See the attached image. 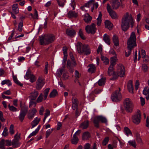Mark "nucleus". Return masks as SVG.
I'll list each match as a JSON object with an SVG mask.
<instances>
[{
    "instance_id": "nucleus-41",
    "label": "nucleus",
    "mask_w": 149,
    "mask_h": 149,
    "mask_svg": "<svg viewBox=\"0 0 149 149\" xmlns=\"http://www.w3.org/2000/svg\"><path fill=\"white\" fill-rule=\"evenodd\" d=\"M114 72H115L113 71V66H110L108 69V74L109 76H111Z\"/></svg>"
},
{
    "instance_id": "nucleus-6",
    "label": "nucleus",
    "mask_w": 149,
    "mask_h": 149,
    "mask_svg": "<svg viewBox=\"0 0 149 149\" xmlns=\"http://www.w3.org/2000/svg\"><path fill=\"white\" fill-rule=\"evenodd\" d=\"M124 107L126 111L128 113L132 112L134 105L132 100L129 98H126L124 101Z\"/></svg>"
},
{
    "instance_id": "nucleus-1",
    "label": "nucleus",
    "mask_w": 149,
    "mask_h": 149,
    "mask_svg": "<svg viewBox=\"0 0 149 149\" xmlns=\"http://www.w3.org/2000/svg\"><path fill=\"white\" fill-rule=\"evenodd\" d=\"M134 24V21L132 15L129 14L127 12L122 18L121 23V29L123 31H125L129 28L130 24L131 27H132Z\"/></svg>"
},
{
    "instance_id": "nucleus-62",
    "label": "nucleus",
    "mask_w": 149,
    "mask_h": 149,
    "mask_svg": "<svg viewBox=\"0 0 149 149\" xmlns=\"http://www.w3.org/2000/svg\"><path fill=\"white\" fill-rule=\"evenodd\" d=\"M29 79H30V81L31 83L35 82L36 80L35 77L33 74L32 75Z\"/></svg>"
},
{
    "instance_id": "nucleus-57",
    "label": "nucleus",
    "mask_w": 149,
    "mask_h": 149,
    "mask_svg": "<svg viewBox=\"0 0 149 149\" xmlns=\"http://www.w3.org/2000/svg\"><path fill=\"white\" fill-rule=\"evenodd\" d=\"M14 125L12 124L10 125L9 128V132L11 134H13L14 133Z\"/></svg>"
},
{
    "instance_id": "nucleus-13",
    "label": "nucleus",
    "mask_w": 149,
    "mask_h": 149,
    "mask_svg": "<svg viewBox=\"0 0 149 149\" xmlns=\"http://www.w3.org/2000/svg\"><path fill=\"white\" fill-rule=\"evenodd\" d=\"M107 10L112 18L116 19L117 18L116 14L111 9V7L109 4H107Z\"/></svg>"
},
{
    "instance_id": "nucleus-25",
    "label": "nucleus",
    "mask_w": 149,
    "mask_h": 149,
    "mask_svg": "<svg viewBox=\"0 0 149 149\" xmlns=\"http://www.w3.org/2000/svg\"><path fill=\"white\" fill-rule=\"evenodd\" d=\"M103 40L108 45L110 44V39L109 36L105 33L103 36Z\"/></svg>"
},
{
    "instance_id": "nucleus-20",
    "label": "nucleus",
    "mask_w": 149,
    "mask_h": 149,
    "mask_svg": "<svg viewBox=\"0 0 149 149\" xmlns=\"http://www.w3.org/2000/svg\"><path fill=\"white\" fill-rule=\"evenodd\" d=\"M95 1L94 0H91L87 3H86L84 6L86 7H91V11L93 12L94 10L93 2Z\"/></svg>"
},
{
    "instance_id": "nucleus-16",
    "label": "nucleus",
    "mask_w": 149,
    "mask_h": 149,
    "mask_svg": "<svg viewBox=\"0 0 149 149\" xmlns=\"http://www.w3.org/2000/svg\"><path fill=\"white\" fill-rule=\"evenodd\" d=\"M37 112V110L36 108L33 109L29 113L28 117L29 119L32 120L34 117L35 115Z\"/></svg>"
},
{
    "instance_id": "nucleus-51",
    "label": "nucleus",
    "mask_w": 149,
    "mask_h": 149,
    "mask_svg": "<svg viewBox=\"0 0 149 149\" xmlns=\"http://www.w3.org/2000/svg\"><path fill=\"white\" fill-rule=\"evenodd\" d=\"M5 140L4 139H2L0 141V148L1 149H5Z\"/></svg>"
},
{
    "instance_id": "nucleus-64",
    "label": "nucleus",
    "mask_w": 149,
    "mask_h": 149,
    "mask_svg": "<svg viewBox=\"0 0 149 149\" xmlns=\"http://www.w3.org/2000/svg\"><path fill=\"white\" fill-rule=\"evenodd\" d=\"M75 77L77 78H79L81 76L80 73L77 70L75 71Z\"/></svg>"
},
{
    "instance_id": "nucleus-37",
    "label": "nucleus",
    "mask_w": 149,
    "mask_h": 149,
    "mask_svg": "<svg viewBox=\"0 0 149 149\" xmlns=\"http://www.w3.org/2000/svg\"><path fill=\"white\" fill-rule=\"evenodd\" d=\"M102 14L101 12L100 11L99 12V14L98 15V17L97 18V25L99 26H100L102 22Z\"/></svg>"
},
{
    "instance_id": "nucleus-56",
    "label": "nucleus",
    "mask_w": 149,
    "mask_h": 149,
    "mask_svg": "<svg viewBox=\"0 0 149 149\" xmlns=\"http://www.w3.org/2000/svg\"><path fill=\"white\" fill-rule=\"evenodd\" d=\"M53 131V129H50L48 130L46 132V137L47 138L50 134Z\"/></svg>"
},
{
    "instance_id": "nucleus-27",
    "label": "nucleus",
    "mask_w": 149,
    "mask_h": 149,
    "mask_svg": "<svg viewBox=\"0 0 149 149\" xmlns=\"http://www.w3.org/2000/svg\"><path fill=\"white\" fill-rule=\"evenodd\" d=\"M68 15L70 18H76L78 16V14L74 11H70L68 13Z\"/></svg>"
},
{
    "instance_id": "nucleus-4",
    "label": "nucleus",
    "mask_w": 149,
    "mask_h": 149,
    "mask_svg": "<svg viewBox=\"0 0 149 149\" xmlns=\"http://www.w3.org/2000/svg\"><path fill=\"white\" fill-rule=\"evenodd\" d=\"M40 44L47 45L53 42L55 40L54 36L52 34L42 35L39 36Z\"/></svg>"
},
{
    "instance_id": "nucleus-35",
    "label": "nucleus",
    "mask_w": 149,
    "mask_h": 149,
    "mask_svg": "<svg viewBox=\"0 0 149 149\" xmlns=\"http://www.w3.org/2000/svg\"><path fill=\"white\" fill-rule=\"evenodd\" d=\"M123 131L125 134L127 136H129V135H132V133L130 129L127 127H124Z\"/></svg>"
},
{
    "instance_id": "nucleus-46",
    "label": "nucleus",
    "mask_w": 149,
    "mask_h": 149,
    "mask_svg": "<svg viewBox=\"0 0 149 149\" xmlns=\"http://www.w3.org/2000/svg\"><path fill=\"white\" fill-rule=\"evenodd\" d=\"M101 59L103 61L105 65H107L109 64V60L107 57L104 56H102Z\"/></svg>"
},
{
    "instance_id": "nucleus-21",
    "label": "nucleus",
    "mask_w": 149,
    "mask_h": 149,
    "mask_svg": "<svg viewBox=\"0 0 149 149\" xmlns=\"http://www.w3.org/2000/svg\"><path fill=\"white\" fill-rule=\"evenodd\" d=\"M120 6L118 0H114L111 3V6L114 9H117Z\"/></svg>"
},
{
    "instance_id": "nucleus-10",
    "label": "nucleus",
    "mask_w": 149,
    "mask_h": 149,
    "mask_svg": "<svg viewBox=\"0 0 149 149\" xmlns=\"http://www.w3.org/2000/svg\"><path fill=\"white\" fill-rule=\"evenodd\" d=\"M45 84V79L42 77H38L36 82V87L38 90H40Z\"/></svg>"
},
{
    "instance_id": "nucleus-40",
    "label": "nucleus",
    "mask_w": 149,
    "mask_h": 149,
    "mask_svg": "<svg viewBox=\"0 0 149 149\" xmlns=\"http://www.w3.org/2000/svg\"><path fill=\"white\" fill-rule=\"evenodd\" d=\"M1 84L2 85L6 84L9 86H11L12 85L11 81L8 79H6L2 81Z\"/></svg>"
},
{
    "instance_id": "nucleus-32",
    "label": "nucleus",
    "mask_w": 149,
    "mask_h": 149,
    "mask_svg": "<svg viewBox=\"0 0 149 149\" xmlns=\"http://www.w3.org/2000/svg\"><path fill=\"white\" fill-rule=\"evenodd\" d=\"M12 10L13 12L15 14H17L19 13V9L18 6L17 4H14L12 6Z\"/></svg>"
},
{
    "instance_id": "nucleus-39",
    "label": "nucleus",
    "mask_w": 149,
    "mask_h": 149,
    "mask_svg": "<svg viewBox=\"0 0 149 149\" xmlns=\"http://www.w3.org/2000/svg\"><path fill=\"white\" fill-rule=\"evenodd\" d=\"M20 105V107L21 108L20 111L27 113L28 109V107L25 105L22 106L21 103Z\"/></svg>"
},
{
    "instance_id": "nucleus-43",
    "label": "nucleus",
    "mask_w": 149,
    "mask_h": 149,
    "mask_svg": "<svg viewBox=\"0 0 149 149\" xmlns=\"http://www.w3.org/2000/svg\"><path fill=\"white\" fill-rule=\"evenodd\" d=\"M116 57H112L111 58V65L110 66H113L116 64Z\"/></svg>"
},
{
    "instance_id": "nucleus-28",
    "label": "nucleus",
    "mask_w": 149,
    "mask_h": 149,
    "mask_svg": "<svg viewBox=\"0 0 149 149\" xmlns=\"http://www.w3.org/2000/svg\"><path fill=\"white\" fill-rule=\"evenodd\" d=\"M99 120L98 116L94 117L93 119V122L94 126L96 128H98L99 127Z\"/></svg>"
},
{
    "instance_id": "nucleus-31",
    "label": "nucleus",
    "mask_w": 149,
    "mask_h": 149,
    "mask_svg": "<svg viewBox=\"0 0 149 149\" xmlns=\"http://www.w3.org/2000/svg\"><path fill=\"white\" fill-rule=\"evenodd\" d=\"M26 114V113L20 111L19 115L18 116V118L21 122H22L23 121Z\"/></svg>"
},
{
    "instance_id": "nucleus-5",
    "label": "nucleus",
    "mask_w": 149,
    "mask_h": 149,
    "mask_svg": "<svg viewBox=\"0 0 149 149\" xmlns=\"http://www.w3.org/2000/svg\"><path fill=\"white\" fill-rule=\"evenodd\" d=\"M117 68L116 72H114L113 74V80L116 79L118 76L123 77L125 75V70L123 65H118Z\"/></svg>"
},
{
    "instance_id": "nucleus-17",
    "label": "nucleus",
    "mask_w": 149,
    "mask_h": 149,
    "mask_svg": "<svg viewBox=\"0 0 149 149\" xmlns=\"http://www.w3.org/2000/svg\"><path fill=\"white\" fill-rule=\"evenodd\" d=\"M89 123L88 120H85L80 125L79 127L83 130L86 129L88 127Z\"/></svg>"
},
{
    "instance_id": "nucleus-34",
    "label": "nucleus",
    "mask_w": 149,
    "mask_h": 149,
    "mask_svg": "<svg viewBox=\"0 0 149 149\" xmlns=\"http://www.w3.org/2000/svg\"><path fill=\"white\" fill-rule=\"evenodd\" d=\"M90 137V134L88 132H84L82 135V139L83 140H87Z\"/></svg>"
},
{
    "instance_id": "nucleus-55",
    "label": "nucleus",
    "mask_w": 149,
    "mask_h": 149,
    "mask_svg": "<svg viewBox=\"0 0 149 149\" xmlns=\"http://www.w3.org/2000/svg\"><path fill=\"white\" fill-rule=\"evenodd\" d=\"M43 95L42 93H41L39 97H38L37 100V102L39 103L42 102L43 99Z\"/></svg>"
},
{
    "instance_id": "nucleus-49",
    "label": "nucleus",
    "mask_w": 149,
    "mask_h": 149,
    "mask_svg": "<svg viewBox=\"0 0 149 149\" xmlns=\"http://www.w3.org/2000/svg\"><path fill=\"white\" fill-rule=\"evenodd\" d=\"M109 141V137L107 136L104 138L102 142V145L104 146H105L108 143Z\"/></svg>"
},
{
    "instance_id": "nucleus-2",
    "label": "nucleus",
    "mask_w": 149,
    "mask_h": 149,
    "mask_svg": "<svg viewBox=\"0 0 149 149\" xmlns=\"http://www.w3.org/2000/svg\"><path fill=\"white\" fill-rule=\"evenodd\" d=\"M136 36L134 32H132L130 36L128 39L127 42V52H125V56L126 57H128L131 54V50L134 47L136 46Z\"/></svg>"
},
{
    "instance_id": "nucleus-58",
    "label": "nucleus",
    "mask_w": 149,
    "mask_h": 149,
    "mask_svg": "<svg viewBox=\"0 0 149 149\" xmlns=\"http://www.w3.org/2000/svg\"><path fill=\"white\" fill-rule=\"evenodd\" d=\"M8 107L9 108V109L11 111H17V109L13 106H10L9 104L8 105Z\"/></svg>"
},
{
    "instance_id": "nucleus-29",
    "label": "nucleus",
    "mask_w": 149,
    "mask_h": 149,
    "mask_svg": "<svg viewBox=\"0 0 149 149\" xmlns=\"http://www.w3.org/2000/svg\"><path fill=\"white\" fill-rule=\"evenodd\" d=\"M92 19V18L88 14H86L85 16L84 20L86 23H89L91 22Z\"/></svg>"
},
{
    "instance_id": "nucleus-19",
    "label": "nucleus",
    "mask_w": 149,
    "mask_h": 149,
    "mask_svg": "<svg viewBox=\"0 0 149 149\" xmlns=\"http://www.w3.org/2000/svg\"><path fill=\"white\" fill-rule=\"evenodd\" d=\"M127 89L130 93H134V87L132 84V81L131 80H130L127 84Z\"/></svg>"
},
{
    "instance_id": "nucleus-48",
    "label": "nucleus",
    "mask_w": 149,
    "mask_h": 149,
    "mask_svg": "<svg viewBox=\"0 0 149 149\" xmlns=\"http://www.w3.org/2000/svg\"><path fill=\"white\" fill-rule=\"evenodd\" d=\"M128 143L130 146H132L134 148L136 147V145L135 140L129 141L128 142Z\"/></svg>"
},
{
    "instance_id": "nucleus-63",
    "label": "nucleus",
    "mask_w": 149,
    "mask_h": 149,
    "mask_svg": "<svg viewBox=\"0 0 149 149\" xmlns=\"http://www.w3.org/2000/svg\"><path fill=\"white\" fill-rule=\"evenodd\" d=\"M48 64L47 62H46L44 69L45 73L46 74H47L48 73Z\"/></svg>"
},
{
    "instance_id": "nucleus-11",
    "label": "nucleus",
    "mask_w": 149,
    "mask_h": 149,
    "mask_svg": "<svg viewBox=\"0 0 149 149\" xmlns=\"http://www.w3.org/2000/svg\"><path fill=\"white\" fill-rule=\"evenodd\" d=\"M76 65L75 61H74L73 62L71 61L70 60H68L67 61L66 66L69 69V72L72 73L74 71L73 67Z\"/></svg>"
},
{
    "instance_id": "nucleus-22",
    "label": "nucleus",
    "mask_w": 149,
    "mask_h": 149,
    "mask_svg": "<svg viewBox=\"0 0 149 149\" xmlns=\"http://www.w3.org/2000/svg\"><path fill=\"white\" fill-rule=\"evenodd\" d=\"M40 120V118H38L37 117H36L31 122V128L32 129L36 127L39 123Z\"/></svg>"
},
{
    "instance_id": "nucleus-52",
    "label": "nucleus",
    "mask_w": 149,
    "mask_h": 149,
    "mask_svg": "<svg viewBox=\"0 0 149 149\" xmlns=\"http://www.w3.org/2000/svg\"><path fill=\"white\" fill-rule=\"evenodd\" d=\"M8 130L7 128L6 127H5L4 129L3 132L2 134V135L4 136H8Z\"/></svg>"
},
{
    "instance_id": "nucleus-8",
    "label": "nucleus",
    "mask_w": 149,
    "mask_h": 149,
    "mask_svg": "<svg viewBox=\"0 0 149 149\" xmlns=\"http://www.w3.org/2000/svg\"><path fill=\"white\" fill-rule=\"evenodd\" d=\"M141 118V113L140 111L139 110H138L136 113L132 116V121L136 124H138L140 122Z\"/></svg>"
},
{
    "instance_id": "nucleus-9",
    "label": "nucleus",
    "mask_w": 149,
    "mask_h": 149,
    "mask_svg": "<svg viewBox=\"0 0 149 149\" xmlns=\"http://www.w3.org/2000/svg\"><path fill=\"white\" fill-rule=\"evenodd\" d=\"M95 26V23H92L91 25L86 26L85 27L86 32L88 33H91L94 34L95 33L97 30Z\"/></svg>"
},
{
    "instance_id": "nucleus-53",
    "label": "nucleus",
    "mask_w": 149,
    "mask_h": 149,
    "mask_svg": "<svg viewBox=\"0 0 149 149\" xmlns=\"http://www.w3.org/2000/svg\"><path fill=\"white\" fill-rule=\"evenodd\" d=\"M103 91L102 88H97L95 90L93 91L94 93L96 94H98L100 93Z\"/></svg>"
},
{
    "instance_id": "nucleus-44",
    "label": "nucleus",
    "mask_w": 149,
    "mask_h": 149,
    "mask_svg": "<svg viewBox=\"0 0 149 149\" xmlns=\"http://www.w3.org/2000/svg\"><path fill=\"white\" fill-rule=\"evenodd\" d=\"M57 94V91L55 89L53 90L49 94V96L50 97L53 98L55 97Z\"/></svg>"
},
{
    "instance_id": "nucleus-30",
    "label": "nucleus",
    "mask_w": 149,
    "mask_h": 149,
    "mask_svg": "<svg viewBox=\"0 0 149 149\" xmlns=\"http://www.w3.org/2000/svg\"><path fill=\"white\" fill-rule=\"evenodd\" d=\"M106 79L105 77H102L97 82L99 86H102L105 85Z\"/></svg>"
},
{
    "instance_id": "nucleus-47",
    "label": "nucleus",
    "mask_w": 149,
    "mask_h": 149,
    "mask_svg": "<svg viewBox=\"0 0 149 149\" xmlns=\"http://www.w3.org/2000/svg\"><path fill=\"white\" fill-rule=\"evenodd\" d=\"M98 117L100 121H101L102 123H107V120L106 118L102 116H98Z\"/></svg>"
},
{
    "instance_id": "nucleus-36",
    "label": "nucleus",
    "mask_w": 149,
    "mask_h": 149,
    "mask_svg": "<svg viewBox=\"0 0 149 149\" xmlns=\"http://www.w3.org/2000/svg\"><path fill=\"white\" fill-rule=\"evenodd\" d=\"M113 41L115 45L118 46L119 45L118 39L116 35H114L113 36Z\"/></svg>"
},
{
    "instance_id": "nucleus-12",
    "label": "nucleus",
    "mask_w": 149,
    "mask_h": 149,
    "mask_svg": "<svg viewBox=\"0 0 149 149\" xmlns=\"http://www.w3.org/2000/svg\"><path fill=\"white\" fill-rule=\"evenodd\" d=\"M81 132V130H78L73 135V138L71 139V143L72 144H76L78 143L79 141V139L77 136L80 134Z\"/></svg>"
},
{
    "instance_id": "nucleus-26",
    "label": "nucleus",
    "mask_w": 149,
    "mask_h": 149,
    "mask_svg": "<svg viewBox=\"0 0 149 149\" xmlns=\"http://www.w3.org/2000/svg\"><path fill=\"white\" fill-rule=\"evenodd\" d=\"M19 140L14 139L12 142V145L14 148L18 147L20 146L21 143L19 142Z\"/></svg>"
},
{
    "instance_id": "nucleus-59",
    "label": "nucleus",
    "mask_w": 149,
    "mask_h": 149,
    "mask_svg": "<svg viewBox=\"0 0 149 149\" xmlns=\"http://www.w3.org/2000/svg\"><path fill=\"white\" fill-rule=\"evenodd\" d=\"M142 70L144 72H147L148 70V67L145 64H143L142 65Z\"/></svg>"
},
{
    "instance_id": "nucleus-18",
    "label": "nucleus",
    "mask_w": 149,
    "mask_h": 149,
    "mask_svg": "<svg viewBox=\"0 0 149 149\" xmlns=\"http://www.w3.org/2000/svg\"><path fill=\"white\" fill-rule=\"evenodd\" d=\"M38 95V92L36 91H34L31 92L30 94L29 98L31 100H36Z\"/></svg>"
},
{
    "instance_id": "nucleus-60",
    "label": "nucleus",
    "mask_w": 149,
    "mask_h": 149,
    "mask_svg": "<svg viewBox=\"0 0 149 149\" xmlns=\"http://www.w3.org/2000/svg\"><path fill=\"white\" fill-rule=\"evenodd\" d=\"M63 72V70L62 69H59L57 71V76L59 77H60L62 74Z\"/></svg>"
},
{
    "instance_id": "nucleus-42",
    "label": "nucleus",
    "mask_w": 149,
    "mask_h": 149,
    "mask_svg": "<svg viewBox=\"0 0 149 149\" xmlns=\"http://www.w3.org/2000/svg\"><path fill=\"white\" fill-rule=\"evenodd\" d=\"M33 75V74H31L30 70L29 69H28L27 71L26 75L24 77L27 80L29 79V78Z\"/></svg>"
},
{
    "instance_id": "nucleus-15",
    "label": "nucleus",
    "mask_w": 149,
    "mask_h": 149,
    "mask_svg": "<svg viewBox=\"0 0 149 149\" xmlns=\"http://www.w3.org/2000/svg\"><path fill=\"white\" fill-rule=\"evenodd\" d=\"M66 34L70 37H74L76 34L75 31L72 29H68L66 30Z\"/></svg>"
},
{
    "instance_id": "nucleus-45",
    "label": "nucleus",
    "mask_w": 149,
    "mask_h": 149,
    "mask_svg": "<svg viewBox=\"0 0 149 149\" xmlns=\"http://www.w3.org/2000/svg\"><path fill=\"white\" fill-rule=\"evenodd\" d=\"M50 90L49 88H47L45 89L43 91L44 93V99L45 100Z\"/></svg>"
},
{
    "instance_id": "nucleus-61",
    "label": "nucleus",
    "mask_w": 149,
    "mask_h": 149,
    "mask_svg": "<svg viewBox=\"0 0 149 149\" xmlns=\"http://www.w3.org/2000/svg\"><path fill=\"white\" fill-rule=\"evenodd\" d=\"M14 30H13L12 31V33L10 35V36L8 38L7 41L8 42H10V40L12 39V37L14 36Z\"/></svg>"
},
{
    "instance_id": "nucleus-54",
    "label": "nucleus",
    "mask_w": 149,
    "mask_h": 149,
    "mask_svg": "<svg viewBox=\"0 0 149 149\" xmlns=\"http://www.w3.org/2000/svg\"><path fill=\"white\" fill-rule=\"evenodd\" d=\"M23 25L22 21L20 22L18 26V30L20 32H21L22 30V26Z\"/></svg>"
},
{
    "instance_id": "nucleus-14",
    "label": "nucleus",
    "mask_w": 149,
    "mask_h": 149,
    "mask_svg": "<svg viewBox=\"0 0 149 149\" xmlns=\"http://www.w3.org/2000/svg\"><path fill=\"white\" fill-rule=\"evenodd\" d=\"M72 108L73 110H75L78 108L79 102L78 99L76 98L73 97L72 98Z\"/></svg>"
},
{
    "instance_id": "nucleus-38",
    "label": "nucleus",
    "mask_w": 149,
    "mask_h": 149,
    "mask_svg": "<svg viewBox=\"0 0 149 149\" xmlns=\"http://www.w3.org/2000/svg\"><path fill=\"white\" fill-rule=\"evenodd\" d=\"M105 27L109 29L112 28L113 24L111 22L108 20H107L105 22Z\"/></svg>"
},
{
    "instance_id": "nucleus-3",
    "label": "nucleus",
    "mask_w": 149,
    "mask_h": 149,
    "mask_svg": "<svg viewBox=\"0 0 149 149\" xmlns=\"http://www.w3.org/2000/svg\"><path fill=\"white\" fill-rule=\"evenodd\" d=\"M76 47L78 53L80 54L88 55L91 53L90 48L87 45L83 44L81 42H78Z\"/></svg>"
},
{
    "instance_id": "nucleus-23",
    "label": "nucleus",
    "mask_w": 149,
    "mask_h": 149,
    "mask_svg": "<svg viewBox=\"0 0 149 149\" xmlns=\"http://www.w3.org/2000/svg\"><path fill=\"white\" fill-rule=\"evenodd\" d=\"M143 93L146 96V100H148L149 99V88L148 86L144 88Z\"/></svg>"
},
{
    "instance_id": "nucleus-50",
    "label": "nucleus",
    "mask_w": 149,
    "mask_h": 149,
    "mask_svg": "<svg viewBox=\"0 0 149 149\" xmlns=\"http://www.w3.org/2000/svg\"><path fill=\"white\" fill-rule=\"evenodd\" d=\"M78 34L80 36L81 38H82V39L83 40H84L85 39V37L84 36L83 32L81 29H80L79 30Z\"/></svg>"
},
{
    "instance_id": "nucleus-33",
    "label": "nucleus",
    "mask_w": 149,
    "mask_h": 149,
    "mask_svg": "<svg viewBox=\"0 0 149 149\" xmlns=\"http://www.w3.org/2000/svg\"><path fill=\"white\" fill-rule=\"evenodd\" d=\"M41 127V126L40 125H39L37 128L33 132L31 133L28 136L29 138H30L32 136L35 135L39 131Z\"/></svg>"
},
{
    "instance_id": "nucleus-24",
    "label": "nucleus",
    "mask_w": 149,
    "mask_h": 149,
    "mask_svg": "<svg viewBox=\"0 0 149 149\" xmlns=\"http://www.w3.org/2000/svg\"><path fill=\"white\" fill-rule=\"evenodd\" d=\"M88 67H89L88 70V72L93 73L95 72L96 70V67L94 65L92 64H89Z\"/></svg>"
},
{
    "instance_id": "nucleus-7",
    "label": "nucleus",
    "mask_w": 149,
    "mask_h": 149,
    "mask_svg": "<svg viewBox=\"0 0 149 149\" xmlns=\"http://www.w3.org/2000/svg\"><path fill=\"white\" fill-rule=\"evenodd\" d=\"M119 91H115L111 95V99L113 102L120 101L122 98V97L120 92V89L119 88Z\"/></svg>"
}]
</instances>
